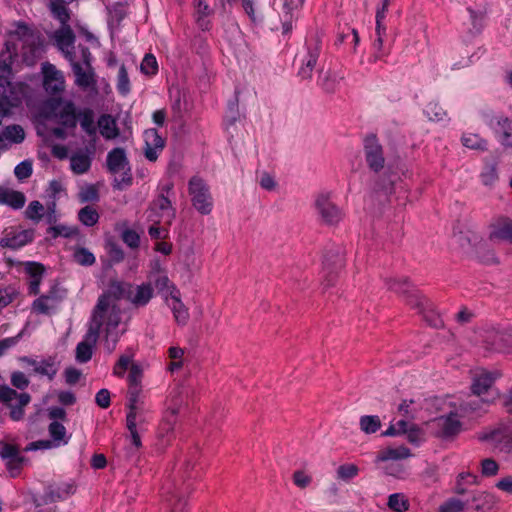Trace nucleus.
Here are the masks:
<instances>
[{
    "mask_svg": "<svg viewBox=\"0 0 512 512\" xmlns=\"http://www.w3.org/2000/svg\"><path fill=\"white\" fill-rule=\"evenodd\" d=\"M126 325L121 321V310L111 304L109 298L100 296L93 309L89 328L84 339L77 344L76 361L86 363L92 358L93 347L100 334L104 350L111 354L115 351Z\"/></svg>",
    "mask_w": 512,
    "mask_h": 512,
    "instance_id": "obj_1",
    "label": "nucleus"
},
{
    "mask_svg": "<svg viewBox=\"0 0 512 512\" xmlns=\"http://www.w3.org/2000/svg\"><path fill=\"white\" fill-rule=\"evenodd\" d=\"M48 107L50 108V119L57 124L51 129V134L60 140L74 136L80 109L71 100L61 98L50 100Z\"/></svg>",
    "mask_w": 512,
    "mask_h": 512,
    "instance_id": "obj_2",
    "label": "nucleus"
},
{
    "mask_svg": "<svg viewBox=\"0 0 512 512\" xmlns=\"http://www.w3.org/2000/svg\"><path fill=\"white\" fill-rule=\"evenodd\" d=\"M109 298L111 304L116 305L115 299H127L137 307L145 306L153 296L151 283H142L140 285H132L125 282H112L109 286L107 294H103Z\"/></svg>",
    "mask_w": 512,
    "mask_h": 512,
    "instance_id": "obj_3",
    "label": "nucleus"
},
{
    "mask_svg": "<svg viewBox=\"0 0 512 512\" xmlns=\"http://www.w3.org/2000/svg\"><path fill=\"white\" fill-rule=\"evenodd\" d=\"M14 29L10 35L22 43V54L26 63L34 64L41 57L43 49V39L39 31L25 22H15Z\"/></svg>",
    "mask_w": 512,
    "mask_h": 512,
    "instance_id": "obj_4",
    "label": "nucleus"
},
{
    "mask_svg": "<svg viewBox=\"0 0 512 512\" xmlns=\"http://www.w3.org/2000/svg\"><path fill=\"white\" fill-rule=\"evenodd\" d=\"M77 50L80 54L78 57L69 61L75 76V84L86 90L96 86V75L91 65L92 54L88 47L78 45Z\"/></svg>",
    "mask_w": 512,
    "mask_h": 512,
    "instance_id": "obj_5",
    "label": "nucleus"
},
{
    "mask_svg": "<svg viewBox=\"0 0 512 512\" xmlns=\"http://www.w3.org/2000/svg\"><path fill=\"white\" fill-rule=\"evenodd\" d=\"M496 378V374L490 372H481L474 378L472 384V391L476 398L470 400L465 404L464 409L469 411H477L481 408L478 405L479 401H482L484 404L490 403L494 400L496 396V392L492 388V384Z\"/></svg>",
    "mask_w": 512,
    "mask_h": 512,
    "instance_id": "obj_6",
    "label": "nucleus"
},
{
    "mask_svg": "<svg viewBox=\"0 0 512 512\" xmlns=\"http://www.w3.org/2000/svg\"><path fill=\"white\" fill-rule=\"evenodd\" d=\"M149 421L150 415L144 406L128 408L126 427L130 434L131 443L137 449L142 445L140 434L146 430Z\"/></svg>",
    "mask_w": 512,
    "mask_h": 512,
    "instance_id": "obj_7",
    "label": "nucleus"
},
{
    "mask_svg": "<svg viewBox=\"0 0 512 512\" xmlns=\"http://www.w3.org/2000/svg\"><path fill=\"white\" fill-rule=\"evenodd\" d=\"M189 194L194 208L203 215L212 211L213 202L209 189L205 182L198 177H193L189 181Z\"/></svg>",
    "mask_w": 512,
    "mask_h": 512,
    "instance_id": "obj_8",
    "label": "nucleus"
},
{
    "mask_svg": "<svg viewBox=\"0 0 512 512\" xmlns=\"http://www.w3.org/2000/svg\"><path fill=\"white\" fill-rule=\"evenodd\" d=\"M34 240V230L17 227L5 228L0 239V247L17 250Z\"/></svg>",
    "mask_w": 512,
    "mask_h": 512,
    "instance_id": "obj_9",
    "label": "nucleus"
},
{
    "mask_svg": "<svg viewBox=\"0 0 512 512\" xmlns=\"http://www.w3.org/2000/svg\"><path fill=\"white\" fill-rule=\"evenodd\" d=\"M315 208L322 222L327 225H336L343 218L342 210L331 200L327 194H320L315 200Z\"/></svg>",
    "mask_w": 512,
    "mask_h": 512,
    "instance_id": "obj_10",
    "label": "nucleus"
},
{
    "mask_svg": "<svg viewBox=\"0 0 512 512\" xmlns=\"http://www.w3.org/2000/svg\"><path fill=\"white\" fill-rule=\"evenodd\" d=\"M107 167L113 174H121V183L131 184L130 167L123 148H114L107 155Z\"/></svg>",
    "mask_w": 512,
    "mask_h": 512,
    "instance_id": "obj_11",
    "label": "nucleus"
},
{
    "mask_svg": "<svg viewBox=\"0 0 512 512\" xmlns=\"http://www.w3.org/2000/svg\"><path fill=\"white\" fill-rule=\"evenodd\" d=\"M172 189V183L161 186L160 194L151 203V211L157 213V215L168 224L175 218V209L168 197Z\"/></svg>",
    "mask_w": 512,
    "mask_h": 512,
    "instance_id": "obj_12",
    "label": "nucleus"
},
{
    "mask_svg": "<svg viewBox=\"0 0 512 512\" xmlns=\"http://www.w3.org/2000/svg\"><path fill=\"white\" fill-rule=\"evenodd\" d=\"M364 153L366 163L371 170L379 172L384 168L383 149L375 135H369L365 138Z\"/></svg>",
    "mask_w": 512,
    "mask_h": 512,
    "instance_id": "obj_13",
    "label": "nucleus"
},
{
    "mask_svg": "<svg viewBox=\"0 0 512 512\" xmlns=\"http://www.w3.org/2000/svg\"><path fill=\"white\" fill-rule=\"evenodd\" d=\"M468 17L462 23V32L467 40L481 34L485 27L486 12L480 8L467 7Z\"/></svg>",
    "mask_w": 512,
    "mask_h": 512,
    "instance_id": "obj_14",
    "label": "nucleus"
},
{
    "mask_svg": "<svg viewBox=\"0 0 512 512\" xmlns=\"http://www.w3.org/2000/svg\"><path fill=\"white\" fill-rule=\"evenodd\" d=\"M43 87L49 94H60L65 89V78L62 71L55 65L46 62L42 64Z\"/></svg>",
    "mask_w": 512,
    "mask_h": 512,
    "instance_id": "obj_15",
    "label": "nucleus"
},
{
    "mask_svg": "<svg viewBox=\"0 0 512 512\" xmlns=\"http://www.w3.org/2000/svg\"><path fill=\"white\" fill-rule=\"evenodd\" d=\"M408 304L417 308L430 326L438 328L443 325L441 317L434 311V305L429 299L419 294H411Z\"/></svg>",
    "mask_w": 512,
    "mask_h": 512,
    "instance_id": "obj_16",
    "label": "nucleus"
},
{
    "mask_svg": "<svg viewBox=\"0 0 512 512\" xmlns=\"http://www.w3.org/2000/svg\"><path fill=\"white\" fill-rule=\"evenodd\" d=\"M307 54L302 60L298 75L303 80L311 79L313 70L318 61L321 43L318 37L311 38L306 42Z\"/></svg>",
    "mask_w": 512,
    "mask_h": 512,
    "instance_id": "obj_17",
    "label": "nucleus"
},
{
    "mask_svg": "<svg viewBox=\"0 0 512 512\" xmlns=\"http://www.w3.org/2000/svg\"><path fill=\"white\" fill-rule=\"evenodd\" d=\"M481 439L490 441L495 448L512 455V429L508 425L500 424L489 433H485Z\"/></svg>",
    "mask_w": 512,
    "mask_h": 512,
    "instance_id": "obj_18",
    "label": "nucleus"
},
{
    "mask_svg": "<svg viewBox=\"0 0 512 512\" xmlns=\"http://www.w3.org/2000/svg\"><path fill=\"white\" fill-rule=\"evenodd\" d=\"M466 502L468 512H491L497 505L496 497L483 491L473 493Z\"/></svg>",
    "mask_w": 512,
    "mask_h": 512,
    "instance_id": "obj_19",
    "label": "nucleus"
},
{
    "mask_svg": "<svg viewBox=\"0 0 512 512\" xmlns=\"http://www.w3.org/2000/svg\"><path fill=\"white\" fill-rule=\"evenodd\" d=\"M56 45L59 50L64 54L68 61H72L77 58L76 51H74V40L75 36L72 29L69 26H63L57 30L54 35Z\"/></svg>",
    "mask_w": 512,
    "mask_h": 512,
    "instance_id": "obj_20",
    "label": "nucleus"
},
{
    "mask_svg": "<svg viewBox=\"0 0 512 512\" xmlns=\"http://www.w3.org/2000/svg\"><path fill=\"white\" fill-rule=\"evenodd\" d=\"M144 154L149 161H156L165 146L164 139L156 129H147L144 132Z\"/></svg>",
    "mask_w": 512,
    "mask_h": 512,
    "instance_id": "obj_21",
    "label": "nucleus"
},
{
    "mask_svg": "<svg viewBox=\"0 0 512 512\" xmlns=\"http://www.w3.org/2000/svg\"><path fill=\"white\" fill-rule=\"evenodd\" d=\"M18 264L24 266V271L28 276L29 293L33 295L39 294L45 267L41 263L34 261L19 262Z\"/></svg>",
    "mask_w": 512,
    "mask_h": 512,
    "instance_id": "obj_22",
    "label": "nucleus"
},
{
    "mask_svg": "<svg viewBox=\"0 0 512 512\" xmlns=\"http://www.w3.org/2000/svg\"><path fill=\"white\" fill-rule=\"evenodd\" d=\"M162 497L170 509L169 512H185L186 502L181 488L168 484L163 487Z\"/></svg>",
    "mask_w": 512,
    "mask_h": 512,
    "instance_id": "obj_23",
    "label": "nucleus"
},
{
    "mask_svg": "<svg viewBox=\"0 0 512 512\" xmlns=\"http://www.w3.org/2000/svg\"><path fill=\"white\" fill-rule=\"evenodd\" d=\"M20 97L15 85L9 80L3 81L0 87V120L8 114L10 107L16 106Z\"/></svg>",
    "mask_w": 512,
    "mask_h": 512,
    "instance_id": "obj_24",
    "label": "nucleus"
},
{
    "mask_svg": "<svg viewBox=\"0 0 512 512\" xmlns=\"http://www.w3.org/2000/svg\"><path fill=\"white\" fill-rule=\"evenodd\" d=\"M490 239L512 242V220L505 217L496 219L491 224Z\"/></svg>",
    "mask_w": 512,
    "mask_h": 512,
    "instance_id": "obj_25",
    "label": "nucleus"
},
{
    "mask_svg": "<svg viewBox=\"0 0 512 512\" xmlns=\"http://www.w3.org/2000/svg\"><path fill=\"white\" fill-rule=\"evenodd\" d=\"M434 423L438 428L441 429L442 434L445 436L455 435L461 429V422L459 420V416L455 412H451L448 415L436 418L434 420Z\"/></svg>",
    "mask_w": 512,
    "mask_h": 512,
    "instance_id": "obj_26",
    "label": "nucleus"
},
{
    "mask_svg": "<svg viewBox=\"0 0 512 512\" xmlns=\"http://www.w3.org/2000/svg\"><path fill=\"white\" fill-rule=\"evenodd\" d=\"M194 7V18L198 25V27L205 31L210 27V16L213 13V10L210 6L205 2V0H193Z\"/></svg>",
    "mask_w": 512,
    "mask_h": 512,
    "instance_id": "obj_27",
    "label": "nucleus"
},
{
    "mask_svg": "<svg viewBox=\"0 0 512 512\" xmlns=\"http://www.w3.org/2000/svg\"><path fill=\"white\" fill-rule=\"evenodd\" d=\"M26 202L25 195L20 192L7 187L0 186V203L8 205L9 207L18 210L21 209Z\"/></svg>",
    "mask_w": 512,
    "mask_h": 512,
    "instance_id": "obj_28",
    "label": "nucleus"
},
{
    "mask_svg": "<svg viewBox=\"0 0 512 512\" xmlns=\"http://www.w3.org/2000/svg\"><path fill=\"white\" fill-rule=\"evenodd\" d=\"M171 302L169 306L173 312L174 318L177 323L184 325L188 321L189 313L180 299V291L178 289L172 290V296L170 297Z\"/></svg>",
    "mask_w": 512,
    "mask_h": 512,
    "instance_id": "obj_29",
    "label": "nucleus"
},
{
    "mask_svg": "<svg viewBox=\"0 0 512 512\" xmlns=\"http://www.w3.org/2000/svg\"><path fill=\"white\" fill-rule=\"evenodd\" d=\"M97 127L100 134L106 140H112L119 136V129L115 119L109 114H103L98 118Z\"/></svg>",
    "mask_w": 512,
    "mask_h": 512,
    "instance_id": "obj_30",
    "label": "nucleus"
},
{
    "mask_svg": "<svg viewBox=\"0 0 512 512\" xmlns=\"http://www.w3.org/2000/svg\"><path fill=\"white\" fill-rule=\"evenodd\" d=\"M78 122L82 130L95 142L97 126L94 120V112L89 108L80 109Z\"/></svg>",
    "mask_w": 512,
    "mask_h": 512,
    "instance_id": "obj_31",
    "label": "nucleus"
},
{
    "mask_svg": "<svg viewBox=\"0 0 512 512\" xmlns=\"http://www.w3.org/2000/svg\"><path fill=\"white\" fill-rule=\"evenodd\" d=\"M411 456L410 450L403 446L387 447L379 451L376 456L377 462H385L389 460H402Z\"/></svg>",
    "mask_w": 512,
    "mask_h": 512,
    "instance_id": "obj_32",
    "label": "nucleus"
},
{
    "mask_svg": "<svg viewBox=\"0 0 512 512\" xmlns=\"http://www.w3.org/2000/svg\"><path fill=\"white\" fill-rule=\"evenodd\" d=\"M149 283H153L156 289L165 295L166 300L168 297L172 296V290L177 289L174 284H172L165 272L162 273H149Z\"/></svg>",
    "mask_w": 512,
    "mask_h": 512,
    "instance_id": "obj_33",
    "label": "nucleus"
},
{
    "mask_svg": "<svg viewBox=\"0 0 512 512\" xmlns=\"http://www.w3.org/2000/svg\"><path fill=\"white\" fill-rule=\"evenodd\" d=\"M70 167L75 174H84L91 167V157L82 151H78L71 155Z\"/></svg>",
    "mask_w": 512,
    "mask_h": 512,
    "instance_id": "obj_34",
    "label": "nucleus"
},
{
    "mask_svg": "<svg viewBox=\"0 0 512 512\" xmlns=\"http://www.w3.org/2000/svg\"><path fill=\"white\" fill-rule=\"evenodd\" d=\"M133 358V349H127L124 354L120 355L118 361L115 363L113 367V375L119 378H123L126 371L130 370L131 364H136L133 362Z\"/></svg>",
    "mask_w": 512,
    "mask_h": 512,
    "instance_id": "obj_35",
    "label": "nucleus"
},
{
    "mask_svg": "<svg viewBox=\"0 0 512 512\" xmlns=\"http://www.w3.org/2000/svg\"><path fill=\"white\" fill-rule=\"evenodd\" d=\"M56 297L53 293L42 295L34 300L32 308L39 314H49L56 307Z\"/></svg>",
    "mask_w": 512,
    "mask_h": 512,
    "instance_id": "obj_36",
    "label": "nucleus"
},
{
    "mask_svg": "<svg viewBox=\"0 0 512 512\" xmlns=\"http://www.w3.org/2000/svg\"><path fill=\"white\" fill-rule=\"evenodd\" d=\"M296 19L295 7L292 3L285 2L282 12V33L288 34L293 29V23Z\"/></svg>",
    "mask_w": 512,
    "mask_h": 512,
    "instance_id": "obj_37",
    "label": "nucleus"
},
{
    "mask_svg": "<svg viewBox=\"0 0 512 512\" xmlns=\"http://www.w3.org/2000/svg\"><path fill=\"white\" fill-rule=\"evenodd\" d=\"M496 132L501 135V142L505 146H512V121L508 118H500L497 121Z\"/></svg>",
    "mask_w": 512,
    "mask_h": 512,
    "instance_id": "obj_38",
    "label": "nucleus"
},
{
    "mask_svg": "<svg viewBox=\"0 0 512 512\" xmlns=\"http://www.w3.org/2000/svg\"><path fill=\"white\" fill-rule=\"evenodd\" d=\"M4 138V143L9 141L11 143H21L25 138V132L19 125L7 126L1 135Z\"/></svg>",
    "mask_w": 512,
    "mask_h": 512,
    "instance_id": "obj_39",
    "label": "nucleus"
},
{
    "mask_svg": "<svg viewBox=\"0 0 512 512\" xmlns=\"http://www.w3.org/2000/svg\"><path fill=\"white\" fill-rule=\"evenodd\" d=\"M424 113L430 121L441 122L447 118L446 111L437 102L428 103Z\"/></svg>",
    "mask_w": 512,
    "mask_h": 512,
    "instance_id": "obj_40",
    "label": "nucleus"
},
{
    "mask_svg": "<svg viewBox=\"0 0 512 512\" xmlns=\"http://www.w3.org/2000/svg\"><path fill=\"white\" fill-rule=\"evenodd\" d=\"M49 434L55 442L54 446H59L61 442L64 444L68 442L66 438V428L57 421L50 423Z\"/></svg>",
    "mask_w": 512,
    "mask_h": 512,
    "instance_id": "obj_41",
    "label": "nucleus"
},
{
    "mask_svg": "<svg viewBox=\"0 0 512 512\" xmlns=\"http://www.w3.org/2000/svg\"><path fill=\"white\" fill-rule=\"evenodd\" d=\"M438 512H468L467 502L458 498H450L440 505Z\"/></svg>",
    "mask_w": 512,
    "mask_h": 512,
    "instance_id": "obj_42",
    "label": "nucleus"
},
{
    "mask_svg": "<svg viewBox=\"0 0 512 512\" xmlns=\"http://www.w3.org/2000/svg\"><path fill=\"white\" fill-rule=\"evenodd\" d=\"M33 365L35 373L47 376L49 379H53L57 373V367L51 360L34 362Z\"/></svg>",
    "mask_w": 512,
    "mask_h": 512,
    "instance_id": "obj_43",
    "label": "nucleus"
},
{
    "mask_svg": "<svg viewBox=\"0 0 512 512\" xmlns=\"http://www.w3.org/2000/svg\"><path fill=\"white\" fill-rule=\"evenodd\" d=\"M78 218L85 226H94L99 220L98 212L91 206H85L78 213Z\"/></svg>",
    "mask_w": 512,
    "mask_h": 512,
    "instance_id": "obj_44",
    "label": "nucleus"
},
{
    "mask_svg": "<svg viewBox=\"0 0 512 512\" xmlns=\"http://www.w3.org/2000/svg\"><path fill=\"white\" fill-rule=\"evenodd\" d=\"M381 427V421L378 416H362L360 418V428L367 434L375 433Z\"/></svg>",
    "mask_w": 512,
    "mask_h": 512,
    "instance_id": "obj_45",
    "label": "nucleus"
},
{
    "mask_svg": "<svg viewBox=\"0 0 512 512\" xmlns=\"http://www.w3.org/2000/svg\"><path fill=\"white\" fill-rule=\"evenodd\" d=\"M462 143L470 149L484 150L486 149V141L478 134L466 133L462 136Z\"/></svg>",
    "mask_w": 512,
    "mask_h": 512,
    "instance_id": "obj_46",
    "label": "nucleus"
},
{
    "mask_svg": "<svg viewBox=\"0 0 512 512\" xmlns=\"http://www.w3.org/2000/svg\"><path fill=\"white\" fill-rule=\"evenodd\" d=\"M45 208L39 201H32L29 203L25 211L26 218L39 222L44 215Z\"/></svg>",
    "mask_w": 512,
    "mask_h": 512,
    "instance_id": "obj_47",
    "label": "nucleus"
},
{
    "mask_svg": "<svg viewBox=\"0 0 512 512\" xmlns=\"http://www.w3.org/2000/svg\"><path fill=\"white\" fill-rule=\"evenodd\" d=\"M384 38L385 36H376L372 44L373 54L371 60L373 62L381 60L389 54V49L384 47Z\"/></svg>",
    "mask_w": 512,
    "mask_h": 512,
    "instance_id": "obj_48",
    "label": "nucleus"
},
{
    "mask_svg": "<svg viewBox=\"0 0 512 512\" xmlns=\"http://www.w3.org/2000/svg\"><path fill=\"white\" fill-rule=\"evenodd\" d=\"M388 507L395 512L408 510V502L403 494H391L388 499Z\"/></svg>",
    "mask_w": 512,
    "mask_h": 512,
    "instance_id": "obj_49",
    "label": "nucleus"
},
{
    "mask_svg": "<svg viewBox=\"0 0 512 512\" xmlns=\"http://www.w3.org/2000/svg\"><path fill=\"white\" fill-rule=\"evenodd\" d=\"M142 385H128V403L127 408L144 406L140 399Z\"/></svg>",
    "mask_w": 512,
    "mask_h": 512,
    "instance_id": "obj_50",
    "label": "nucleus"
},
{
    "mask_svg": "<svg viewBox=\"0 0 512 512\" xmlns=\"http://www.w3.org/2000/svg\"><path fill=\"white\" fill-rule=\"evenodd\" d=\"M481 181L485 186H492L498 179L496 166L486 165L480 174Z\"/></svg>",
    "mask_w": 512,
    "mask_h": 512,
    "instance_id": "obj_51",
    "label": "nucleus"
},
{
    "mask_svg": "<svg viewBox=\"0 0 512 512\" xmlns=\"http://www.w3.org/2000/svg\"><path fill=\"white\" fill-rule=\"evenodd\" d=\"M141 72L146 75H154L158 71L157 60L154 55L146 54L140 66Z\"/></svg>",
    "mask_w": 512,
    "mask_h": 512,
    "instance_id": "obj_52",
    "label": "nucleus"
},
{
    "mask_svg": "<svg viewBox=\"0 0 512 512\" xmlns=\"http://www.w3.org/2000/svg\"><path fill=\"white\" fill-rule=\"evenodd\" d=\"M359 469L354 464H344L338 467L337 469V477L344 481H349L350 479L356 477L358 475Z\"/></svg>",
    "mask_w": 512,
    "mask_h": 512,
    "instance_id": "obj_53",
    "label": "nucleus"
},
{
    "mask_svg": "<svg viewBox=\"0 0 512 512\" xmlns=\"http://www.w3.org/2000/svg\"><path fill=\"white\" fill-rule=\"evenodd\" d=\"M51 11L53 15L63 24V26H68L67 22L69 21V13L68 9L60 2H52L51 3Z\"/></svg>",
    "mask_w": 512,
    "mask_h": 512,
    "instance_id": "obj_54",
    "label": "nucleus"
},
{
    "mask_svg": "<svg viewBox=\"0 0 512 512\" xmlns=\"http://www.w3.org/2000/svg\"><path fill=\"white\" fill-rule=\"evenodd\" d=\"M477 477L469 472H463L459 474L455 485V492L457 494H464L466 489L464 484H474Z\"/></svg>",
    "mask_w": 512,
    "mask_h": 512,
    "instance_id": "obj_55",
    "label": "nucleus"
},
{
    "mask_svg": "<svg viewBox=\"0 0 512 512\" xmlns=\"http://www.w3.org/2000/svg\"><path fill=\"white\" fill-rule=\"evenodd\" d=\"M11 64L10 55H0V87L3 86V81L8 80V76L11 73Z\"/></svg>",
    "mask_w": 512,
    "mask_h": 512,
    "instance_id": "obj_56",
    "label": "nucleus"
},
{
    "mask_svg": "<svg viewBox=\"0 0 512 512\" xmlns=\"http://www.w3.org/2000/svg\"><path fill=\"white\" fill-rule=\"evenodd\" d=\"M74 258L77 263L84 266L92 265L95 262V256L85 248L76 250Z\"/></svg>",
    "mask_w": 512,
    "mask_h": 512,
    "instance_id": "obj_57",
    "label": "nucleus"
},
{
    "mask_svg": "<svg viewBox=\"0 0 512 512\" xmlns=\"http://www.w3.org/2000/svg\"><path fill=\"white\" fill-rule=\"evenodd\" d=\"M143 378V369L139 364H131L127 382L128 385H141Z\"/></svg>",
    "mask_w": 512,
    "mask_h": 512,
    "instance_id": "obj_58",
    "label": "nucleus"
},
{
    "mask_svg": "<svg viewBox=\"0 0 512 512\" xmlns=\"http://www.w3.org/2000/svg\"><path fill=\"white\" fill-rule=\"evenodd\" d=\"M14 174L19 180L29 178L32 174V163L28 160L22 161L15 167Z\"/></svg>",
    "mask_w": 512,
    "mask_h": 512,
    "instance_id": "obj_59",
    "label": "nucleus"
},
{
    "mask_svg": "<svg viewBox=\"0 0 512 512\" xmlns=\"http://www.w3.org/2000/svg\"><path fill=\"white\" fill-rule=\"evenodd\" d=\"M17 292L12 286L0 288V308H4L9 305L15 298Z\"/></svg>",
    "mask_w": 512,
    "mask_h": 512,
    "instance_id": "obj_60",
    "label": "nucleus"
},
{
    "mask_svg": "<svg viewBox=\"0 0 512 512\" xmlns=\"http://www.w3.org/2000/svg\"><path fill=\"white\" fill-rule=\"evenodd\" d=\"M122 240L130 248H138L140 243V237L138 233L131 229H126L123 231Z\"/></svg>",
    "mask_w": 512,
    "mask_h": 512,
    "instance_id": "obj_61",
    "label": "nucleus"
},
{
    "mask_svg": "<svg viewBox=\"0 0 512 512\" xmlns=\"http://www.w3.org/2000/svg\"><path fill=\"white\" fill-rule=\"evenodd\" d=\"M118 90L123 95L127 94L130 90L129 78L124 66H121L118 71Z\"/></svg>",
    "mask_w": 512,
    "mask_h": 512,
    "instance_id": "obj_62",
    "label": "nucleus"
},
{
    "mask_svg": "<svg viewBox=\"0 0 512 512\" xmlns=\"http://www.w3.org/2000/svg\"><path fill=\"white\" fill-rule=\"evenodd\" d=\"M30 381L26 377V375L21 371H15L11 375V384L20 390H23L28 387Z\"/></svg>",
    "mask_w": 512,
    "mask_h": 512,
    "instance_id": "obj_63",
    "label": "nucleus"
},
{
    "mask_svg": "<svg viewBox=\"0 0 512 512\" xmlns=\"http://www.w3.org/2000/svg\"><path fill=\"white\" fill-rule=\"evenodd\" d=\"M498 464L495 460L493 459H484L482 462H481V471H482V474L485 475V476H494L497 474L498 472Z\"/></svg>",
    "mask_w": 512,
    "mask_h": 512,
    "instance_id": "obj_64",
    "label": "nucleus"
}]
</instances>
